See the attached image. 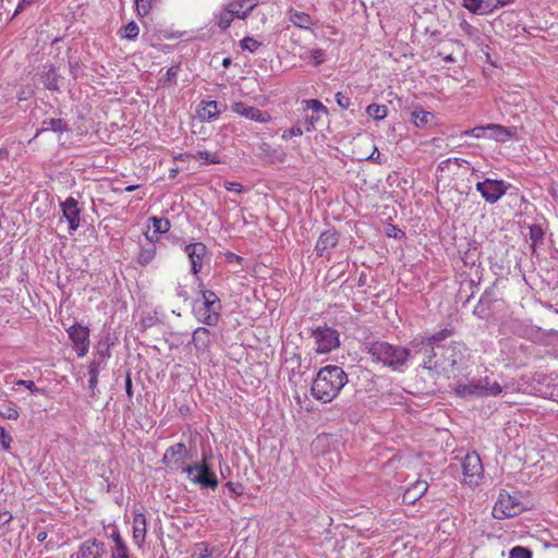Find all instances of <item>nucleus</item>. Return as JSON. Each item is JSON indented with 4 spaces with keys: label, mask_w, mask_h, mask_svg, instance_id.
<instances>
[{
    "label": "nucleus",
    "mask_w": 558,
    "mask_h": 558,
    "mask_svg": "<svg viewBox=\"0 0 558 558\" xmlns=\"http://www.w3.org/2000/svg\"><path fill=\"white\" fill-rule=\"evenodd\" d=\"M531 551L522 546H515L510 550L509 558H531Z\"/></svg>",
    "instance_id": "obj_42"
},
{
    "label": "nucleus",
    "mask_w": 558,
    "mask_h": 558,
    "mask_svg": "<svg viewBox=\"0 0 558 558\" xmlns=\"http://www.w3.org/2000/svg\"><path fill=\"white\" fill-rule=\"evenodd\" d=\"M63 218L69 223L70 234L74 233L81 225V208L78 202L73 197H68L64 202L60 203Z\"/></svg>",
    "instance_id": "obj_13"
},
{
    "label": "nucleus",
    "mask_w": 558,
    "mask_h": 558,
    "mask_svg": "<svg viewBox=\"0 0 558 558\" xmlns=\"http://www.w3.org/2000/svg\"><path fill=\"white\" fill-rule=\"evenodd\" d=\"M428 489V484L424 480H417L413 484H411L403 493V502L404 504H414L418 500Z\"/></svg>",
    "instance_id": "obj_21"
},
{
    "label": "nucleus",
    "mask_w": 558,
    "mask_h": 558,
    "mask_svg": "<svg viewBox=\"0 0 558 558\" xmlns=\"http://www.w3.org/2000/svg\"><path fill=\"white\" fill-rule=\"evenodd\" d=\"M111 557L112 558H130L129 548H128L126 544L124 543V544L114 546L112 548Z\"/></svg>",
    "instance_id": "obj_43"
},
{
    "label": "nucleus",
    "mask_w": 558,
    "mask_h": 558,
    "mask_svg": "<svg viewBox=\"0 0 558 558\" xmlns=\"http://www.w3.org/2000/svg\"><path fill=\"white\" fill-rule=\"evenodd\" d=\"M35 0H21V2L17 4L15 11H14V14L13 16H16L17 14H20L22 11L25 10V8L29 7L31 4L34 3Z\"/></svg>",
    "instance_id": "obj_54"
},
{
    "label": "nucleus",
    "mask_w": 558,
    "mask_h": 558,
    "mask_svg": "<svg viewBox=\"0 0 558 558\" xmlns=\"http://www.w3.org/2000/svg\"><path fill=\"white\" fill-rule=\"evenodd\" d=\"M501 391H502V388H501L500 384L495 380L494 381L490 380L488 396H498L501 393Z\"/></svg>",
    "instance_id": "obj_52"
},
{
    "label": "nucleus",
    "mask_w": 558,
    "mask_h": 558,
    "mask_svg": "<svg viewBox=\"0 0 558 558\" xmlns=\"http://www.w3.org/2000/svg\"><path fill=\"white\" fill-rule=\"evenodd\" d=\"M461 36L468 38L469 40L473 43H478L481 39V33L480 31L471 25L468 21L463 20L459 24Z\"/></svg>",
    "instance_id": "obj_30"
},
{
    "label": "nucleus",
    "mask_w": 558,
    "mask_h": 558,
    "mask_svg": "<svg viewBox=\"0 0 558 558\" xmlns=\"http://www.w3.org/2000/svg\"><path fill=\"white\" fill-rule=\"evenodd\" d=\"M483 387L480 385L478 380L468 384H458L456 388L457 395L463 398L483 397Z\"/></svg>",
    "instance_id": "obj_25"
},
{
    "label": "nucleus",
    "mask_w": 558,
    "mask_h": 558,
    "mask_svg": "<svg viewBox=\"0 0 558 558\" xmlns=\"http://www.w3.org/2000/svg\"><path fill=\"white\" fill-rule=\"evenodd\" d=\"M452 162H454L458 167H463L464 165H469V161L462 158H451Z\"/></svg>",
    "instance_id": "obj_63"
},
{
    "label": "nucleus",
    "mask_w": 558,
    "mask_h": 558,
    "mask_svg": "<svg viewBox=\"0 0 558 558\" xmlns=\"http://www.w3.org/2000/svg\"><path fill=\"white\" fill-rule=\"evenodd\" d=\"M462 472L465 484L470 486L478 485L484 469L477 452L472 451L464 457L462 461Z\"/></svg>",
    "instance_id": "obj_10"
},
{
    "label": "nucleus",
    "mask_w": 558,
    "mask_h": 558,
    "mask_svg": "<svg viewBox=\"0 0 558 558\" xmlns=\"http://www.w3.org/2000/svg\"><path fill=\"white\" fill-rule=\"evenodd\" d=\"M203 302L194 308L197 320L206 326H216L220 319L222 305L220 299L211 290H203Z\"/></svg>",
    "instance_id": "obj_4"
},
{
    "label": "nucleus",
    "mask_w": 558,
    "mask_h": 558,
    "mask_svg": "<svg viewBox=\"0 0 558 558\" xmlns=\"http://www.w3.org/2000/svg\"><path fill=\"white\" fill-rule=\"evenodd\" d=\"M256 4L254 0H234L228 3V13L239 19H245Z\"/></svg>",
    "instance_id": "obj_22"
},
{
    "label": "nucleus",
    "mask_w": 558,
    "mask_h": 558,
    "mask_svg": "<svg viewBox=\"0 0 558 558\" xmlns=\"http://www.w3.org/2000/svg\"><path fill=\"white\" fill-rule=\"evenodd\" d=\"M365 351L372 356V361L396 373H404L412 360L413 349L395 345L387 341H371L365 343Z\"/></svg>",
    "instance_id": "obj_1"
},
{
    "label": "nucleus",
    "mask_w": 558,
    "mask_h": 558,
    "mask_svg": "<svg viewBox=\"0 0 558 558\" xmlns=\"http://www.w3.org/2000/svg\"><path fill=\"white\" fill-rule=\"evenodd\" d=\"M196 160H203L206 165H217L220 163V158L217 153H210L207 150L197 151L194 156Z\"/></svg>",
    "instance_id": "obj_36"
},
{
    "label": "nucleus",
    "mask_w": 558,
    "mask_h": 558,
    "mask_svg": "<svg viewBox=\"0 0 558 558\" xmlns=\"http://www.w3.org/2000/svg\"><path fill=\"white\" fill-rule=\"evenodd\" d=\"M220 112V104L216 100L202 101L197 109V116L202 121H210L217 118Z\"/></svg>",
    "instance_id": "obj_23"
},
{
    "label": "nucleus",
    "mask_w": 558,
    "mask_h": 558,
    "mask_svg": "<svg viewBox=\"0 0 558 558\" xmlns=\"http://www.w3.org/2000/svg\"><path fill=\"white\" fill-rule=\"evenodd\" d=\"M148 221L157 233L163 234L170 229V221L167 218L150 217Z\"/></svg>",
    "instance_id": "obj_37"
},
{
    "label": "nucleus",
    "mask_w": 558,
    "mask_h": 558,
    "mask_svg": "<svg viewBox=\"0 0 558 558\" xmlns=\"http://www.w3.org/2000/svg\"><path fill=\"white\" fill-rule=\"evenodd\" d=\"M451 335L452 331L445 328L429 337L418 335L412 339L409 344L413 349L414 354H427V351H429L432 348H436V345H441L440 342Z\"/></svg>",
    "instance_id": "obj_8"
},
{
    "label": "nucleus",
    "mask_w": 558,
    "mask_h": 558,
    "mask_svg": "<svg viewBox=\"0 0 558 558\" xmlns=\"http://www.w3.org/2000/svg\"><path fill=\"white\" fill-rule=\"evenodd\" d=\"M102 361H92L88 367V375L93 378H98Z\"/></svg>",
    "instance_id": "obj_47"
},
{
    "label": "nucleus",
    "mask_w": 558,
    "mask_h": 558,
    "mask_svg": "<svg viewBox=\"0 0 558 558\" xmlns=\"http://www.w3.org/2000/svg\"><path fill=\"white\" fill-rule=\"evenodd\" d=\"M138 25L134 21H132L124 27V33L121 37L125 39H135L138 36Z\"/></svg>",
    "instance_id": "obj_41"
},
{
    "label": "nucleus",
    "mask_w": 558,
    "mask_h": 558,
    "mask_svg": "<svg viewBox=\"0 0 558 558\" xmlns=\"http://www.w3.org/2000/svg\"><path fill=\"white\" fill-rule=\"evenodd\" d=\"M336 101L338 104V106L342 109H348L351 105V99L350 97L343 95L342 93H337L336 94Z\"/></svg>",
    "instance_id": "obj_45"
},
{
    "label": "nucleus",
    "mask_w": 558,
    "mask_h": 558,
    "mask_svg": "<svg viewBox=\"0 0 558 558\" xmlns=\"http://www.w3.org/2000/svg\"><path fill=\"white\" fill-rule=\"evenodd\" d=\"M192 483L198 484L205 488L215 489L218 486V480L209 468L205 454H203L202 463L190 464L183 469Z\"/></svg>",
    "instance_id": "obj_5"
},
{
    "label": "nucleus",
    "mask_w": 558,
    "mask_h": 558,
    "mask_svg": "<svg viewBox=\"0 0 558 558\" xmlns=\"http://www.w3.org/2000/svg\"><path fill=\"white\" fill-rule=\"evenodd\" d=\"M233 15H231L230 13H228V11L225 13V15H222L219 20V26L221 28H227L230 26L232 20H233Z\"/></svg>",
    "instance_id": "obj_53"
},
{
    "label": "nucleus",
    "mask_w": 558,
    "mask_h": 558,
    "mask_svg": "<svg viewBox=\"0 0 558 558\" xmlns=\"http://www.w3.org/2000/svg\"><path fill=\"white\" fill-rule=\"evenodd\" d=\"M486 128L493 131V137L499 142H506L510 140L511 137H513L515 133L514 129H508L502 125L494 123L487 124Z\"/></svg>",
    "instance_id": "obj_27"
},
{
    "label": "nucleus",
    "mask_w": 558,
    "mask_h": 558,
    "mask_svg": "<svg viewBox=\"0 0 558 558\" xmlns=\"http://www.w3.org/2000/svg\"><path fill=\"white\" fill-rule=\"evenodd\" d=\"M433 119V114L425 110L412 112V120L416 126L423 128L428 124Z\"/></svg>",
    "instance_id": "obj_35"
},
{
    "label": "nucleus",
    "mask_w": 558,
    "mask_h": 558,
    "mask_svg": "<svg viewBox=\"0 0 558 558\" xmlns=\"http://www.w3.org/2000/svg\"><path fill=\"white\" fill-rule=\"evenodd\" d=\"M112 539L114 542V546L124 544V541L122 539V537H121L119 532H113Z\"/></svg>",
    "instance_id": "obj_62"
},
{
    "label": "nucleus",
    "mask_w": 558,
    "mask_h": 558,
    "mask_svg": "<svg viewBox=\"0 0 558 558\" xmlns=\"http://www.w3.org/2000/svg\"><path fill=\"white\" fill-rule=\"evenodd\" d=\"M318 354L329 353L340 345L339 332L328 326L317 327L312 331Z\"/></svg>",
    "instance_id": "obj_6"
},
{
    "label": "nucleus",
    "mask_w": 558,
    "mask_h": 558,
    "mask_svg": "<svg viewBox=\"0 0 558 558\" xmlns=\"http://www.w3.org/2000/svg\"><path fill=\"white\" fill-rule=\"evenodd\" d=\"M314 65H319L325 61V51L323 49H314L311 51Z\"/></svg>",
    "instance_id": "obj_46"
},
{
    "label": "nucleus",
    "mask_w": 558,
    "mask_h": 558,
    "mask_svg": "<svg viewBox=\"0 0 558 558\" xmlns=\"http://www.w3.org/2000/svg\"><path fill=\"white\" fill-rule=\"evenodd\" d=\"M339 241V235L335 230H327L320 234L317 240L315 250L318 256H325L329 254V251L333 248Z\"/></svg>",
    "instance_id": "obj_19"
},
{
    "label": "nucleus",
    "mask_w": 558,
    "mask_h": 558,
    "mask_svg": "<svg viewBox=\"0 0 558 558\" xmlns=\"http://www.w3.org/2000/svg\"><path fill=\"white\" fill-rule=\"evenodd\" d=\"M303 134V129L300 126H292L291 129H288L283 132L282 138L289 140L293 136H301Z\"/></svg>",
    "instance_id": "obj_48"
},
{
    "label": "nucleus",
    "mask_w": 558,
    "mask_h": 558,
    "mask_svg": "<svg viewBox=\"0 0 558 558\" xmlns=\"http://www.w3.org/2000/svg\"><path fill=\"white\" fill-rule=\"evenodd\" d=\"M523 510L521 502L517 497L508 493H500L498 500L493 508V515L498 520L511 518L519 514Z\"/></svg>",
    "instance_id": "obj_7"
},
{
    "label": "nucleus",
    "mask_w": 558,
    "mask_h": 558,
    "mask_svg": "<svg viewBox=\"0 0 558 558\" xmlns=\"http://www.w3.org/2000/svg\"><path fill=\"white\" fill-rule=\"evenodd\" d=\"M16 385L19 386H24L25 388H27L31 392L35 393V392H41V389H39L38 387L35 386L34 381L32 380H24V379H19L16 381Z\"/></svg>",
    "instance_id": "obj_51"
},
{
    "label": "nucleus",
    "mask_w": 558,
    "mask_h": 558,
    "mask_svg": "<svg viewBox=\"0 0 558 558\" xmlns=\"http://www.w3.org/2000/svg\"><path fill=\"white\" fill-rule=\"evenodd\" d=\"M260 43L254 39L253 37H245L240 41V47L243 50H248L250 52H255L259 47Z\"/></svg>",
    "instance_id": "obj_40"
},
{
    "label": "nucleus",
    "mask_w": 558,
    "mask_h": 558,
    "mask_svg": "<svg viewBox=\"0 0 558 558\" xmlns=\"http://www.w3.org/2000/svg\"><path fill=\"white\" fill-rule=\"evenodd\" d=\"M367 159L380 163V153L377 147L374 146L373 153L367 157Z\"/></svg>",
    "instance_id": "obj_59"
},
{
    "label": "nucleus",
    "mask_w": 558,
    "mask_h": 558,
    "mask_svg": "<svg viewBox=\"0 0 558 558\" xmlns=\"http://www.w3.org/2000/svg\"><path fill=\"white\" fill-rule=\"evenodd\" d=\"M178 72H179V66L169 68L167 70L166 74L160 78V83L163 86L175 84Z\"/></svg>",
    "instance_id": "obj_38"
},
{
    "label": "nucleus",
    "mask_w": 558,
    "mask_h": 558,
    "mask_svg": "<svg viewBox=\"0 0 558 558\" xmlns=\"http://www.w3.org/2000/svg\"><path fill=\"white\" fill-rule=\"evenodd\" d=\"M206 251V246L199 242L191 243L185 246V253L189 256L191 262V270L194 275L201 271Z\"/></svg>",
    "instance_id": "obj_17"
},
{
    "label": "nucleus",
    "mask_w": 558,
    "mask_h": 558,
    "mask_svg": "<svg viewBox=\"0 0 558 558\" xmlns=\"http://www.w3.org/2000/svg\"><path fill=\"white\" fill-rule=\"evenodd\" d=\"M0 438L2 448L4 450H9L12 442V437L2 427L0 428Z\"/></svg>",
    "instance_id": "obj_49"
},
{
    "label": "nucleus",
    "mask_w": 558,
    "mask_h": 558,
    "mask_svg": "<svg viewBox=\"0 0 558 558\" xmlns=\"http://www.w3.org/2000/svg\"><path fill=\"white\" fill-rule=\"evenodd\" d=\"M213 342L211 332L205 327H198L194 330L192 336V343L198 353L208 351Z\"/></svg>",
    "instance_id": "obj_20"
},
{
    "label": "nucleus",
    "mask_w": 558,
    "mask_h": 558,
    "mask_svg": "<svg viewBox=\"0 0 558 558\" xmlns=\"http://www.w3.org/2000/svg\"><path fill=\"white\" fill-rule=\"evenodd\" d=\"M225 187L229 192H235L238 194H241L244 192V186L238 182H225Z\"/></svg>",
    "instance_id": "obj_50"
},
{
    "label": "nucleus",
    "mask_w": 558,
    "mask_h": 558,
    "mask_svg": "<svg viewBox=\"0 0 558 558\" xmlns=\"http://www.w3.org/2000/svg\"><path fill=\"white\" fill-rule=\"evenodd\" d=\"M210 556V551L207 545L198 544L197 548L191 555V558H208Z\"/></svg>",
    "instance_id": "obj_44"
},
{
    "label": "nucleus",
    "mask_w": 558,
    "mask_h": 558,
    "mask_svg": "<svg viewBox=\"0 0 558 558\" xmlns=\"http://www.w3.org/2000/svg\"><path fill=\"white\" fill-rule=\"evenodd\" d=\"M156 255V245L147 244L143 246L137 255V262L142 266H146L153 262Z\"/></svg>",
    "instance_id": "obj_31"
},
{
    "label": "nucleus",
    "mask_w": 558,
    "mask_h": 558,
    "mask_svg": "<svg viewBox=\"0 0 558 558\" xmlns=\"http://www.w3.org/2000/svg\"><path fill=\"white\" fill-rule=\"evenodd\" d=\"M72 347L76 351L78 357H83L89 350V329L81 324L72 325L68 330Z\"/></svg>",
    "instance_id": "obj_11"
},
{
    "label": "nucleus",
    "mask_w": 558,
    "mask_h": 558,
    "mask_svg": "<svg viewBox=\"0 0 558 558\" xmlns=\"http://www.w3.org/2000/svg\"><path fill=\"white\" fill-rule=\"evenodd\" d=\"M177 295H178V298H180V299H182L184 301H186L189 299V293H187L186 289L183 286H179L177 288Z\"/></svg>",
    "instance_id": "obj_58"
},
{
    "label": "nucleus",
    "mask_w": 558,
    "mask_h": 558,
    "mask_svg": "<svg viewBox=\"0 0 558 558\" xmlns=\"http://www.w3.org/2000/svg\"><path fill=\"white\" fill-rule=\"evenodd\" d=\"M388 109L386 106L372 104L366 108V113L375 119V120H383L387 117Z\"/></svg>",
    "instance_id": "obj_34"
},
{
    "label": "nucleus",
    "mask_w": 558,
    "mask_h": 558,
    "mask_svg": "<svg viewBox=\"0 0 558 558\" xmlns=\"http://www.w3.org/2000/svg\"><path fill=\"white\" fill-rule=\"evenodd\" d=\"M464 345L450 342L448 345H436L424 355L422 367L437 375L449 376L464 359Z\"/></svg>",
    "instance_id": "obj_2"
},
{
    "label": "nucleus",
    "mask_w": 558,
    "mask_h": 558,
    "mask_svg": "<svg viewBox=\"0 0 558 558\" xmlns=\"http://www.w3.org/2000/svg\"><path fill=\"white\" fill-rule=\"evenodd\" d=\"M155 1L156 0H135L137 14L141 16H146Z\"/></svg>",
    "instance_id": "obj_39"
},
{
    "label": "nucleus",
    "mask_w": 558,
    "mask_h": 558,
    "mask_svg": "<svg viewBox=\"0 0 558 558\" xmlns=\"http://www.w3.org/2000/svg\"><path fill=\"white\" fill-rule=\"evenodd\" d=\"M147 534V519L143 512L134 511L132 521V538L133 543L143 548Z\"/></svg>",
    "instance_id": "obj_15"
},
{
    "label": "nucleus",
    "mask_w": 558,
    "mask_h": 558,
    "mask_svg": "<svg viewBox=\"0 0 558 558\" xmlns=\"http://www.w3.org/2000/svg\"><path fill=\"white\" fill-rule=\"evenodd\" d=\"M106 546L97 539L85 541L76 553V558H106Z\"/></svg>",
    "instance_id": "obj_16"
},
{
    "label": "nucleus",
    "mask_w": 558,
    "mask_h": 558,
    "mask_svg": "<svg viewBox=\"0 0 558 558\" xmlns=\"http://www.w3.org/2000/svg\"><path fill=\"white\" fill-rule=\"evenodd\" d=\"M289 20L294 26L302 29H308L313 23L312 17L307 13L293 10L289 13Z\"/></svg>",
    "instance_id": "obj_28"
},
{
    "label": "nucleus",
    "mask_w": 558,
    "mask_h": 558,
    "mask_svg": "<svg viewBox=\"0 0 558 558\" xmlns=\"http://www.w3.org/2000/svg\"><path fill=\"white\" fill-rule=\"evenodd\" d=\"M159 234L160 233H157L156 230H154L153 232H149V230L146 231L145 236L149 241L148 244H155V242L159 240Z\"/></svg>",
    "instance_id": "obj_56"
},
{
    "label": "nucleus",
    "mask_w": 558,
    "mask_h": 558,
    "mask_svg": "<svg viewBox=\"0 0 558 558\" xmlns=\"http://www.w3.org/2000/svg\"><path fill=\"white\" fill-rule=\"evenodd\" d=\"M47 532L40 531L37 533L36 538L38 542H44L47 538Z\"/></svg>",
    "instance_id": "obj_64"
},
{
    "label": "nucleus",
    "mask_w": 558,
    "mask_h": 558,
    "mask_svg": "<svg viewBox=\"0 0 558 558\" xmlns=\"http://www.w3.org/2000/svg\"><path fill=\"white\" fill-rule=\"evenodd\" d=\"M125 391L129 397H132L133 390H132V380H131L130 376H128L126 380H125Z\"/></svg>",
    "instance_id": "obj_61"
},
{
    "label": "nucleus",
    "mask_w": 558,
    "mask_h": 558,
    "mask_svg": "<svg viewBox=\"0 0 558 558\" xmlns=\"http://www.w3.org/2000/svg\"><path fill=\"white\" fill-rule=\"evenodd\" d=\"M451 162H452L451 158H447V159L440 161V163L437 167V170L441 171V172L445 171L446 169H448V167L450 166Z\"/></svg>",
    "instance_id": "obj_60"
},
{
    "label": "nucleus",
    "mask_w": 558,
    "mask_h": 558,
    "mask_svg": "<svg viewBox=\"0 0 558 558\" xmlns=\"http://www.w3.org/2000/svg\"><path fill=\"white\" fill-rule=\"evenodd\" d=\"M97 384H98V378H93V377H89V380H88V388L90 390V395L93 397H96L97 393L99 392V390L97 389Z\"/></svg>",
    "instance_id": "obj_55"
},
{
    "label": "nucleus",
    "mask_w": 558,
    "mask_h": 558,
    "mask_svg": "<svg viewBox=\"0 0 558 558\" xmlns=\"http://www.w3.org/2000/svg\"><path fill=\"white\" fill-rule=\"evenodd\" d=\"M304 105L307 110L313 112L304 120V129L306 132H312L315 129V123L320 119V113H327V108L316 99L304 100Z\"/></svg>",
    "instance_id": "obj_18"
},
{
    "label": "nucleus",
    "mask_w": 558,
    "mask_h": 558,
    "mask_svg": "<svg viewBox=\"0 0 558 558\" xmlns=\"http://www.w3.org/2000/svg\"><path fill=\"white\" fill-rule=\"evenodd\" d=\"M231 109L234 113L258 123H267L271 120V116L267 111L247 106L242 101L232 104Z\"/></svg>",
    "instance_id": "obj_14"
},
{
    "label": "nucleus",
    "mask_w": 558,
    "mask_h": 558,
    "mask_svg": "<svg viewBox=\"0 0 558 558\" xmlns=\"http://www.w3.org/2000/svg\"><path fill=\"white\" fill-rule=\"evenodd\" d=\"M53 131L56 133H63L68 130V125L65 123L64 120L62 119H48V120H45L43 121L41 123V129L39 131H37V134H39V132H44V131Z\"/></svg>",
    "instance_id": "obj_29"
},
{
    "label": "nucleus",
    "mask_w": 558,
    "mask_h": 558,
    "mask_svg": "<svg viewBox=\"0 0 558 558\" xmlns=\"http://www.w3.org/2000/svg\"><path fill=\"white\" fill-rule=\"evenodd\" d=\"M60 75L57 73L54 66L52 65H50L41 76L45 87L49 90H58L60 88Z\"/></svg>",
    "instance_id": "obj_26"
},
{
    "label": "nucleus",
    "mask_w": 558,
    "mask_h": 558,
    "mask_svg": "<svg viewBox=\"0 0 558 558\" xmlns=\"http://www.w3.org/2000/svg\"><path fill=\"white\" fill-rule=\"evenodd\" d=\"M348 384L347 373L337 365H327L318 371L311 392L314 399L324 403L332 401Z\"/></svg>",
    "instance_id": "obj_3"
},
{
    "label": "nucleus",
    "mask_w": 558,
    "mask_h": 558,
    "mask_svg": "<svg viewBox=\"0 0 558 558\" xmlns=\"http://www.w3.org/2000/svg\"><path fill=\"white\" fill-rule=\"evenodd\" d=\"M189 458V450L183 442L174 444L170 446L163 457L162 462L166 466L171 470H178L183 468L186 459Z\"/></svg>",
    "instance_id": "obj_12"
},
{
    "label": "nucleus",
    "mask_w": 558,
    "mask_h": 558,
    "mask_svg": "<svg viewBox=\"0 0 558 558\" xmlns=\"http://www.w3.org/2000/svg\"><path fill=\"white\" fill-rule=\"evenodd\" d=\"M529 236L531 240V246L533 252H535L536 247L543 244L544 241V231L539 225H532L529 228Z\"/></svg>",
    "instance_id": "obj_32"
},
{
    "label": "nucleus",
    "mask_w": 558,
    "mask_h": 558,
    "mask_svg": "<svg viewBox=\"0 0 558 558\" xmlns=\"http://www.w3.org/2000/svg\"><path fill=\"white\" fill-rule=\"evenodd\" d=\"M0 415L8 420H17L20 413L13 402H4L0 405Z\"/></svg>",
    "instance_id": "obj_33"
},
{
    "label": "nucleus",
    "mask_w": 558,
    "mask_h": 558,
    "mask_svg": "<svg viewBox=\"0 0 558 558\" xmlns=\"http://www.w3.org/2000/svg\"><path fill=\"white\" fill-rule=\"evenodd\" d=\"M463 7L475 14H488L499 8L488 0H463Z\"/></svg>",
    "instance_id": "obj_24"
},
{
    "label": "nucleus",
    "mask_w": 558,
    "mask_h": 558,
    "mask_svg": "<svg viewBox=\"0 0 558 558\" xmlns=\"http://www.w3.org/2000/svg\"><path fill=\"white\" fill-rule=\"evenodd\" d=\"M478 381H480V385H482L483 390H484L483 397L488 396L490 379L488 377H485V378L478 379Z\"/></svg>",
    "instance_id": "obj_57"
},
{
    "label": "nucleus",
    "mask_w": 558,
    "mask_h": 558,
    "mask_svg": "<svg viewBox=\"0 0 558 558\" xmlns=\"http://www.w3.org/2000/svg\"><path fill=\"white\" fill-rule=\"evenodd\" d=\"M508 185L502 180L485 179L476 183V191L489 204L497 203L507 192Z\"/></svg>",
    "instance_id": "obj_9"
}]
</instances>
